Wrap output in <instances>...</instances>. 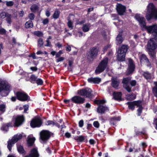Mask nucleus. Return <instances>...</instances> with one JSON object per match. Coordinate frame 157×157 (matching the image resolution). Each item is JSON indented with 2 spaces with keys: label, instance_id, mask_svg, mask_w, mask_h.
<instances>
[{
  "label": "nucleus",
  "instance_id": "obj_1",
  "mask_svg": "<svg viewBox=\"0 0 157 157\" xmlns=\"http://www.w3.org/2000/svg\"><path fill=\"white\" fill-rule=\"evenodd\" d=\"M135 18L139 23L142 30H146L148 33H152V35H153V33L157 30V25H153L149 26H146L145 18L143 17L140 16V14H136L135 16Z\"/></svg>",
  "mask_w": 157,
  "mask_h": 157
},
{
  "label": "nucleus",
  "instance_id": "obj_2",
  "mask_svg": "<svg viewBox=\"0 0 157 157\" xmlns=\"http://www.w3.org/2000/svg\"><path fill=\"white\" fill-rule=\"evenodd\" d=\"M157 48V40L154 38H151L148 41L146 49V51L152 58L154 59L155 57V49Z\"/></svg>",
  "mask_w": 157,
  "mask_h": 157
},
{
  "label": "nucleus",
  "instance_id": "obj_3",
  "mask_svg": "<svg viewBox=\"0 0 157 157\" xmlns=\"http://www.w3.org/2000/svg\"><path fill=\"white\" fill-rule=\"evenodd\" d=\"M146 18L148 21L152 19H157V8H155L152 3H149L147 6Z\"/></svg>",
  "mask_w": 157,
  "mask_h": 157
},
{
  "label": "nucleus",
  "instance_id": "obj_4",
  "mask_svg": "<svg viewBox=\"0 0 157 157\" xmlns=\"http://www.w3.org/2000/svg\"><path fill=\"white\" fill-rule=\"evenodd\" d=\"M11 90V85L6 81H0V95L6 97Z\"/></svg>",
  "mask_w": 157,
  "mask_h": 157
},
{
  "label": "nucleus",
  "instance_id": "obj_5",
  "mask_svg": "<svg viewBox=\"0 0 157 157\" xmlns=\"http://www.w3.org/2000/svg\"><path fill=\"white\" fill-rule=\"evenodd\" d=\"M108 63V57H106L102 59L97 67L95 71V73L96 74H98L104 71L107 66Z\"/></svg>",
  "mask_w": 157,
  "mask_h": 157
},
{
  "label": "nucleus",
  "instance_id": "obj_6",
  "mask_svg": "<svg viewBox=\"0 0 157 157\" xmlns=\"http://www.w3.org/2000/svg\"><path fill=\"white\" fill-rule=\"evenodd\" d=\"M15 95L16 96L17 99L21 101H31L29 96L25 92L22 91H17L14 92Z\"/></svg>",
  "mask_w": 157,
  "mask_h": 157
},
{
  "label": "nucleus",
  "instance_id": "obj_7",
  "mask_svg": "<svg viewBox=\"0 0 157 157\" xmlns=\"http://www.w3.org/2000/svg\"><path fill=\"white\" fill-rule=\"evenodd\" d=\"M92 93L91 89L88 88H83L77 91V93L79 95L90 99L92 98L93 95Z\"/></svg>",
  "mask_w": 157,
  "mask_h": 157
},
{
  "label": "nucleus",
  "instance_id": "obj_8",
  "mask_svg": "<svg viewBox=\"0 0 157 157\" xmlns=\"http://www.w3.org/2000/svg\"><path fill=\"white\" fill-rule=\"evenodd\" d=\"M52 133L48 130H43L40 132V140L42 142H40L43 144H46L47 142L50 138Z\"/></svg>",
  "mask_w": 157,
  "mask_h": 157
},
{
  "label": "nucleus",
  "instance_id": "obj_9",
  "mask_svg": "<svg viewBox=\"0 0 157 157\" xmlns=\"http://www.w3.org/2000/svg\"><path fill=\"white\" fill-rule=\"evenodd\" d=\"M22 135L21 134L15 135L11 140L8 141L7 147L10 151H11L12 146L15 143L22 138Z\"/></svg>",
  "mask_w": 157,
  "mask_h": 157
},
{
  "label": "nucleus",
  "instance_id": "obj_10",
  "mask_svg": "<svg viewBox=\"0 0 157 157\" xmlns=\"http://www.w3.org/2000/svg\"><path fill=\"white\" fill-rule=\"evenodd\" d=\"M43 124L42 120L40 117H35L30 122V125L33 128L40 127Z\"/></svg>",
  "mask_w": 157,
  "mask_h": 157
},
{
  "label": "nucleus",
  "instance_id": "obj_11",
  "mask_svg": "<svg viewBox=\"0 0 157 157\" xmlns=\"http://www.w3.org/2000/svg\"><path fill=\"white\" fill-rule=\"evenodd\" d=\"M98 53V50L96 47H93L90 48L89 51L87 53V58L90 60H93L97 56Z\"/></svg>",
  "mask_w": 157,
  "mask_h": 157
},
{
  "label": "nucleus",
  "instance_id": "obj_12",
  "mask_svg": "<svg viewBox=\"0 0 157 157\" xmlns=\"http://www.w3.org/2000/svg\"><path fill=\"white\" fill-rule=\"evenodd\" d=\"M85 100V98L79 95H75L71 98V102L75 104L81 105L84 104Z\"/></svg>",
  "mask_w": 157,
  "mask_h": 157
},
{
  "label": "nucleus",
  "instance_id": "obj_13",
  "mask_svg": "<svg viewBox=\"0 0 157 157\" xmlns=\"http://www.w3.org/2000/svg\"><path fill=\"white\" fill-rule=\"evenodd\" d=\"M25 121L24 117L23 115H17L14 118V126L18 127L22 125Z\"/></svg>",
  "mask_w": 157,
  "mask_h": 157
},
{
  "label": "nucleus",
  "instance_id": "obj_14",
  "mask_svg": "<svg viewBox=\"0 0 157 157\" xmlns=\"http://www.w3.org/2000/svg\"><path fill=\"white\" fill-rule=\"evenodd\" d=\"M116 10L118 15L122 16L125 13L126 7L125 6L119 3L117 6Z\"/></svg>",
  "mask_w": 157,
  "mask_h": 157
},
{
  "label": "nucleus",
  "instance_id": "obj_15",
  "mask_svg": "<svg viewBox=\"0 0 157 157\" xmlns=\"http://www.w3.org/2000/svg\"><path fill=\"white\" fill-rule=\"evenodd\" d=\"M129 65L128 69V71L127 73V75H130L132 74L134 71L135 69V65L134 64L133 61L131 59H129L128 60Z\"/></svg>",
  "mask_w": 157,
  "mask_h": 157
},
{
  "label": "nucleus",
  "instance_id": "obj_16",
  "mask_svg": "<svg viewBox=\"0 0 157 157\" xmlns=\"http://www.w3.org/2000/svg\"><path fill=\"white\" fill-rule=\"evenodd\" d=\"M141 100L134 101H133L128 102L126 104L128 105V109L132 111H133L135 109V106H139V103H140Z\"/></svg>",
  "mask_w": 157,
  "mask_h": 157
},
{
  "label": "nucleus",
  "instance_id": "obj_17",
  "mask_svg": "<svg viewBox=\"0 0 157 157\" xmlns=\"http://www.w3.org/2000/svg\"><path fill=\"white\" fill-rule=\"evenodd\" d=\"M122 95L121 92L114 91L113 94V99L118 101H122L124 99L122 98Z\"/></svg>",
  "mask_w": 157,
  "mask_h": 157
},
{
  "label": "nucleus",
  "instance_id": "obj_18",
  "mask_svg": "<svg viewBox=\"0 0 157 157\" xmlns=\"http://www.w3.org/2000/svg\"><path fill=\"white\" fill-rule=\"evenodd\" d=\"M140 61L141 63H146L147 64L148 67H150L151 66V63L149 59L144 54H141L139 57Z\"/></svg>",
  "mask_w": 157,
  "mask_h": 157
},
{
  "label": "nucleus",
  "instance_id": "obj_19",
  "mask_svg": "<svg viewBox=\"0 0 157 157\" xmlns=\"http://www.w3.org/2000/svg\"><path fill=\"white\" fill-rule=\"evenodd\" d=\"M39 154L36 148H33L30 151V153L24 157H39Z\"/></svg>",
  "mask_w": 157,
  "mask_h": 157
},
{
  "label": "nucleus",
  "instance_id": "obj_20",
  "mask_svg": "<svg viewBox=\"0 0 157 157\" xmlns=\"http://www.w3.org/2000/svg\"><path fill=\"white\" fill-rule=\"evenodd\" d=\"M108 110V107L106 106L99 105L97 108V112L101 114H103L106 111Z\"/></svg>",
  "mask_w": 157,
  "mask_h": 157
},
{
  "label": "nucleus",
  "instance_id": "obj_21",
  "mask_svg": "<svg viewBox=\"0 0 157 157\" xmlns=\"http://www.w3.org/2000/svg\"><path fill=\"white\" fill-rule=\"evenodd\" d=\"M128 48V45L124 44L122 45L121 47L118 49L117 53L126 55Z\"/></svg>",
  "mask_w": 157,
  "mask_h": 157
},
{
  "label": "nucleus",
  "instance_id": "obj_22",
  "mask_svg": "<svg viewBox=\"0 0 157 157\" xmlns=\"http://www.w3.org/2000/svg\"><path fill=\"white\" fill-rule=\"evenodd\" d=\"M121 119L120 116L113 117L110 118L109 119L110 124L111 125H115L117 124V122L119 121Z\"/></svg>",
  "mask_w": 157,
  "mask_h": 157
},
{
  "label": "nucleus",
  "instance_id": "obj_23",
  "mask_svg": "<svg viewBox=\"0 0 157 157\" xmlns=\"http://www.w3.org/2000/svg\"><path fill=\"white\" fill-rule=\"evenodd\" d=\"M111 85L113 87L117 89L120 84L119 81L117 80V78H112Z\"/></svg>",
  "mask_w": 157,
  "mask_h": 157
},
{
  "label": "nucleus",
  "instance_id": "obj_24",
  "mask_svg": "<svg viewBox=\"0 0 157 157\" xmlns=\"http://www.w3.org/2000/svg\"><path fill=\"white\" fill-rule=\"evenodd\" d=\"M74 139L78 142H82L85 141V140L87 142L86 137L82 135L76 136L74 137Z\"/></svg>",
  "mask_w": 157,
  "mask_h": 157
},
{
  "label": "nucleus",
  "instance_id": "obj_25",
  "mask_svg": "<svg viewBox=\"0 0 157 157\" xmlns=\"http://www.w3.org/2000/svg\"><path fill=\"white\" fill-rule=\"evenodd\" d=\"M123 40L122 37V32H119L116 38V44L117 45L121 44L123 41Z\"/></svg>",
  "mask_w": 157,
  "mask_h": 157
},
{
  "label": "nucleus",
  "instance_id": "obj_26",
  "mask_svg": "<svg viewBox=\"0 0 157 157\" xmlns=\"http://www.w3.org/2000/svg\"><path fill=\"white\" fill-rule=\"evenodd\" d=\"M12 123L11 122L3 124L1 128V129L2 131L7 132L9 130V127H12Z\"/></svg>",
  "mask_w": 157,
  "mask_h": 157
},
{
  "label": "nucleus",
  "instance_id": "obj_27",
  "mask_svg": "<svg viewBox=\"0 0 157 157\" xmlns=\"http://www.w3.org/2000/svg\"><path fill=\"white\" fill-rule=\"evenodd\" d=\"M126 55L118 54L117 56V59L118 61L120 62H123L125 60V57Z\"/></svg>",
  "mask_w": 157,
  "mask_h": 157
},
{
  "label": "nucleus",
  "instance_id": "obj_28",
  "mask_svg": "<svg viewBox=\"0 0 157 157\" xmlns=\"http://www.w3.org/2000/svg\"><path fill=\"white\" fill-rule=\"evenodd\" d=\"M142 101H141L140 103L139 104V106H137V107H138V109H137V115L138 116H141V114L142 112V110L143 109V108L142 106Z\"/></svg>",
  "mask_w": 157,
  "mask_h": 157
},
{
  "label": "nucleus",
  "instance_id": "obj_29",
  "mask_svg": "<svg viewBox=\"0 0 157 157\" xmlns=\"http://www.w3.org/2000/svg\"><path fill=\"white\" fill-rule=\"evenodd\" d=\"M36 140L35 137L29 138H28L27 140V143L29 147L32 146Z\"/></svg>",
  "mask_w": 157,
  "mask_h": 157
},
{
  "label": "nucleus",
  "instance_id": "obj_30",
  "mask_svg": "<svg viewBox=\"0 0 157 157\" xmlns=\"http://www.w3.org/2000/svg\"><path fill=\"white\" fill-rule=\"evenodd\" d=\"M131 79L132 77H130L124 78L122 81V83L124 84L125 85V86L128 85L129 83H130Z\"/></svg>",
  "mask_w": 157,
  "mask_h": 157
},
{
  "label": "nucleus",
  "instance_id": "obj_31",
  "mask_svg": "<svg viewBox=\"0 0 157 157\" xmlns=\"http://www.w3.org/2000/svg\"><path fill=\"white\" fill-rule=\"evenodd\" d=\"M126 99L127 100L132 101L136 98V95L133 93L131 94H128L126 96Z\"/></svg>",
  "mask_w": 157,
  "mask_h": 157
},
{
  "label": "nucleus",
  "instance_id": "obj_32",
  "mask_svg": "<svg viewBox=\"0 0 157 157\" xmlns=\"http://www.w3.org/2000/svg\"><path fill=\"white\" fill-rule=\"evenodd\" d=\"M17 148L18 151L21 154H25L26 152L25 151L23 147L21 145L17 144Z\"/></svg>",
  "mask_w": 157,
  "mask_h": 157
},
{
  "label": "nucleus",
  "instance_id": "obj_33",
  "mask_svg": "<svg viewBox=\"0 0 157 157\" xmlns=\"http://www.w3.org/2000/svg\"><path fill=\"white\" fill-rule=\"evenodd\" d=\"M39 7L38 6L35 4H33L30 7V10L33 13H36L39 10Z\"/></svg>",
  "mask_w": 157,
  "mask_h": 157
},
{
  "label": "nucleus",
  "instance_id": "obj_34",
  "mask_svg": "<svg viewBox=\"0 0 157 157\" xmlns=\"http://www.w3.org/2000/svg\"><path fill=\"white\" fill-rule=\"evenodd\" d=\"M143 76L146 79H150L151 78V75L148 71L144 72L142 74Z\"/></svg>",
  "mask_w": 157,
  "mask_h": 157
},
{
  "label": "nucleus",
  "instance_id": "obj_35",
  "mask_svg": "<svg viewBox=\"0 0 157 157\" xmlns=\"http://www.w3.org/2000/svg\"><path fill=\"white\" fill-rule=\"evenodd\" d=\"M38 78L37 76H36L34 74H32L30 76V82L34 84Z\"/></svg>",
  "mask_w": 157,
  "mask_h": 157
},
{
  "label": "nucleus",
  "instance_id": "obj_36",
  "mask_svg": "<svg viewBox=\"0 0 157 157\" xmlns=\"http://www.w3.org/2000/svg\"><path fill=\"white\" fill-rule=\"evenodd\" d=\"M25 26L27 29L32 28L33 26V22L31 20L28 21L25 23Z\"/></svg>",
  "mask_w": 157,
  "mask_h": 157
},
{
  "label": "nucleus",
  "instance_id": "obj_37",
  "mask_svg": "<svg viewBox=\"0 0 157 157\" xmlns=\"http://www.w3.org/2000/svg\"><path fill=\"white\" fill-rule=\"evenodd\" d=\"M94 103L98 105H99L103 104L106 102V101L104 99L102 100H95L94 101Z\"/></svg>",
  "mask_w": 157,
  "mask_h": 157
},
{
  "label": "nucleus",
  "instance_id": "obj_38",
  "mask_svg": "<svg viewBox=\"0 0 157 157\" xmlns=\"http://www.w3.org/2000/svg\"><path fill=\"white\" fill-rule=\"evenodd\" d=\"M60 14V12L59 10H56L55 11L52 15L53 17L55 19H57L59 17Z\"/></svg>",
  "mask_w": 157,
  "mask_h": 157
},
{
  "label": "nucleus",
  "instance_id": "obj_39",
  "mask_svg": "<svg viewBox=\"0 0 157 157\" xmlns=\"http://www.w3.org/2000/svg\"><path fill=\"white\" fill-rule=\"evenodd\" d=\"M135 136H138L139 135H145L146 134V130L143 129L142 131H135Z\"/></svg>",
  "mask_w": 157,
  "mask_h": 157
},
{
  "label": "nucleus",
  "instance_id": "obj_40",
  "mask_svg": "<svg viewBox=\"0 0 157 157\" xmlns=\"http://www.w3.org/2000/svg\"><path fill=\"white\" fill-rule=\"evenodd\" d=\"M6 17V20L7 22V23L10 25L12 22L11 15L7 13V15Z\"/></svg>",
  "mask_w": 157,
  "mask_h": 157
},
{
  "label": "nucleus",
  "instance_id": "obj_41",
  "mask_svg": "<svg viewBox=\"0 0 157 157\" xmlns=\"http://www.w3.org/2000/svg\"><path fill=\"white\" fill-rule=\"evenodd\" d=\"M111 44H108L107 45L104 46L103 49V53H105L106 51L111 47Z\"/></svg>",
  "mask_w": 157,
  "mask_h": 157
},
{
  "label": "nucleus",
  "instance_id": "obj_42",
  "mask_svg": "<svg viewBox=\"0 0 157 157\" xmlns=\"http://www.w3.org/2000/svg\"><path fill=\"white\" fill-rule=\"evenodd\" d=\"M34 35L38 37H41L43 36V33L40 31H36L33 33Z\"/></svg>",
  "mask_w": 157,
  "mask_h": 157
},
{
  "label": "nucleus",
  "instance_id": "obj_43",
  "mask_svg": "<svg viewBox=\"0 0 157 157\" xmlns=\"http://www.w3.org/2000/svg\"><path fill=\"white\" fill-rule=\"evenodd\" d=\"M44 44L43 40L41 38H39L37 40V46L39 48L41 47Z\"/></svg>",
  "mask_w": 157,
  "mask_h": 157
},
{
  "label": "nucleus",
  "instance_id": "obj_44",
  "mask_svg": "<svg viewBox=\"0 0 157 157\" xmlns=\"http://www.w3.org/2000/svg\"><path fill=\"white\" fill-rule=\"evenodd\" d=\"M82 29L84 32H88L90 29V26L86 24L83 25L82 27Z\"/></svg>",
  "mask_w": 157,
  "mask_h": 157
},
{
  "label": "nucleus",
  "instance_id": "obj_45",
  "mask_svg": "<svg viewBox=\"0 0 157 157\" xmlns=\"http://www.w3.org/2000/svg\"><path fill=\"white\" fill-rule=\"evenodd\" d=\"M155 86L153 88V91L155 97L157 98V82H155Z\"/></svg>",
  "mask_w": 157,
  "mask_h": 157
},
{
  "label": "nucleus",
  "instance_id": "obj_46",
  "mask_svg": "<svg viewBox=\"0 0 157 157\" xmlns=\"http://www.w3.org/2000/svg\"><path fill=\"white\" fill-rule=\"evenodd\" d=\"M6 106L4 104H0V111L3 113L6 111Z\"/></svg>",
  "mask_w": 157,
  "mask_h": 157
},
{
  "label": "nucleus",
  "instance_id": "obj_47",
  "mask_svg": "<svg viewBox=\"0 0 157 157\" xmlns=\"http://www.w3.org/2000/svg\"><path fill=\"white\" fill-rule=\"evenodd\" d=\"M35 83H36L37 85H42L43 84V81L40 78H38L35 82Z\"/></svg>",
  "mask_w": 157,
  "mask_h": 157
},
{
  "label": "nucleus",
  "instance_id": "obj_48",
  "mask_svg": "<svg viewBox=\"0 0 157 157\" xmlns=\"http://www.w3.org/2000/svg\"><path fill=\"white\" fill-rule=\"evenodd\" d=\"M45 124V125H47V126L51 125H52V126H54V122L52 121L48 120L46 122Z\"/></svg>",
  "mask_w": 157,
  "mask_h": 157
},
{
  "label": "nucleus",
  "instance_id": "obj_49",
  "mask_svg": "<svg viewBox=\"0 0 157 157\" xmlns=\"http://www.w3.org/2000/svg\"><path fill=\"white\" fill-rule=\"evenodd\" d=\"M94 84H98L101 82V79L98 77L94 78Z\"/></svg>",
  "mask_w": 157,
  "mask_h": 157
},
{
  "label": "nucleus",
  "instance_id": "obj_50",
  "mask_svg": "<svg viewBox=\"0 0 157 157\" xmlns=\"http://www.w3.org/2000/svg\"><path fill=\"white\" fill-rule=\"evenodd\" d=\"M7 13H6L5 12H2L0 13V17L2 19H4L7 16Z\"/></svg>",
  "mask_w": 157,
  "mask_h": 157
},
{
  "label": "nucleus",
  "instance_id": "obj_51",
  "mask_svg": "<svg viewBox=\"0 0 157 157\" xmlns=\"http://www.w3.org/2000/svg\"><path fill=\"white\" fill-rule=\"evenodd\" d=\"M28 17L30 19V20H32L34 19L35 18V15L33 13H31L29 14Z\"/></svg>",
  "mask_w": 157,
  "mask_h": 157
},
{
  "label": "nucleus",
  "instance_id": "obj_52",
  "mask_svg": "<svg viewBox=\"0 0 157 157\" xmlns=\"http://www.w3.org/2000/svg\"><path fill=\"white\" fill-rule=\"evenodd\" d=\"M6 5L7 6H12L14 4L13 2L12 1H6Z\"/></svg>",
  "mask_w": 157,
  "mask_h": 157
},
{
  "label": "nucleus",
  "instance_id": "obj_53",
  "mask_svg": "<svg viewBox=\"0 0 157 157\" xmlns=\"http://www.w3.org/2000/svg\"><path fill=\"white\" fill-rule=\"evenodd\" d=\"M94 126L96 128H98L99 127L100 124L98 121H95L94 122L93 124Z\"/></svg>",
  "mask_w": 157,
  "mask_h": 157
},
{
  "label": "nucleus",
  "instance_id": "obj_54",
  "mask_svg": "<svg viewBox=\"0 0 157 157\" xmlns=\"http://www.w3.org/2000/svg\"><path fill=\"white\" fill-rule=\"evenodd\" d=\"M6 33V31L4 28L0 29V34L2 35H5Z\"/></svg>",
  "mask_w": 157,
  "mask_h": 157
},
{
  "label": "nucleus",
  "instance_id": "obj_55",
  "mask_svg": "<svg viewBox=\"0 0 157 157\" xmlns=\"http://www.w3.org/2000/svg\"><path fill=\"white\" fill-rule=\"evenodd\" d=\"M67 25L69 28H71V29H73V23L71 21V20H68V21L67 22Z\"/></svg>",
  "mask_w": 157,
  "mask_h": 157
},
{
  "label": "nucleus",
  "instance_id": "obj_56",
  "mask_svg": "<svg viewBox=\"0 0 157 157\" xmlns=\"http://www.w3.org/2000/svg\"><path fill=\"white\" fill-rule=\"evenodd\" d=\"M24 108V113H27V111L29 110V105H25L23 106Z\"/></svg>",
  "mask_w": 157,
  "mask_h": 157
},
{
  "label": "nucleus",
  "instance_id": "obj_57",
  "mask_svg": "<svg viewBox=\"0 0 157 157\" xmlns=\"http://www.w3.org/2000/svg\"><path fill=\"white\" fill-rule=\"evenodd\" d=\"M130 84L132 86H134L136 85V81L135 80H131Z\"/></svg>",
  "mask_w": 157,
  "mask_h": 157
},
{
  "label": "nucleus",
  "instance_id": "obj_58",
  "mask_svg": "<svg viewBox=\"0 0 157 157\" xmlns=\"http://www.w3.org/2000/svg\"><path fill=\"white\" fill-rule=\"evenodd\" d=\"M84 121L83 120H80L78 122V126L82 128L83 126Z\"/></svg>",
  "mask_w": 157,
  "mask_h": 157
},
{
  "label": "nucleus",
  "instance_id": "obj_59",
  "mask_svg": "<svg viewBox=\"0 0 157 157\" xmlns=\"http://www.w3.org/2000/svg\"><path fill=\"white\" fill-rule=\"evenodd\" d=\"M47 44L45 45V46L46 47H51L52 46L51 43L50 42L49 40L48 39L46 40Z\"/></svg>",
  "mask_w": 157,
  "mask_h": 157
},
{
  "label": "nucleus",
  "instance_id": "obj_60",
  "mask_svg": "<svg viewBox=\"0 0 157 157\" xmlns=\"http://www.w3.org/2000/svg\"><path fill=\"white\" fill-rule=\"evenodd\" d=\"M49 22V20L48 18H46L43 20V23L44 25H45L47 24Z\"/></svg>",
  "mask_w": 157,
  "mask_h": 157
},
{
  "label": "nucleus",
  "instance_id": "obj_61",
  "mask_svg": "<svg viewBox=\"0 0 157 157\" xmlns=\"http://www.w3.org/2000/svg\"><path fill=\"white\" fill-rule=\"evenodd\" d=\"M94 78L91 77L87 79V81L89 83H94Z\"/></svg>",
  "mask_w": 157,
  "mask_h": 157
},
{
  "label": "nucleus",
  "instance_id": "obj_62",
  "mask_svg": "<svg viewBox=\"0 0 157 157\" xmlns=\"http://www.w3.org/2000/svg\"><path fill=\"white\" fill-rule=\"evenodd\" d=\"M125 87H124V88L128 92H130L131 91V89L129 86L128 85L125 86Z\"/></svg>",
  "mask_w": 157,
  "mask_h": 157
},
{
  "label": "nucleus",
  "instance_id": "obj_63",
  "mask_svg": "<svg viewBox=\"0 0 157 157\" xmlns=\"http://www.w3.org/2000/svg\"><path fill=\"white\" fill-rule=\"evenodd\" d=\"M64 59V57H61L59 58L58 59H56V61L57 63L62 61H63Z\"/></svg>",
  "mask_w": 157,
  "mask_h": 157
},
{
  "label": "nucleus",
  "instance_id": "obj_64",
  "mask_svg": "<svg viewBox=\"0 0 157 157\" xmlns=\"http://www.w3.org/2000/svg\"><path fill=\"white\" fill-rule=\"evenodd\" d=\"M153 38L155 39V40H157V30L155 32L153 33Z\"/></svg>",
  "mask_w": 157,
  "mask_h": 157
}]
</instances>
